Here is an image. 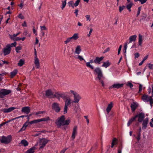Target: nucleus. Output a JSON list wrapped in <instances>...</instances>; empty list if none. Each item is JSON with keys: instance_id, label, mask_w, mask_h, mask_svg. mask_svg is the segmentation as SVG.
I'll return each mask as SVG.
<instances>
[{"instance_id": "1", "label": "nucleus", "mask_w": 153, "mask_h": 153, "mask_svg": "<svg viewBox=\"0 0 153 153\" xmlns=\"http://www.w3.org/2000/svg\"><path fill=\"white\" fill-rule=\"evenodd\" d=\"M94 71L95 73L97 75V79L99 80L102 86L104 87L105 84L103 80L105 79V77L103 75L102 71L100 68L97 67L94 69Z\"/></svg>"}, {"instance_id": "2", "label": "nucleus", "mask_w": 153, "mask_h": 153, "mask_svg": "<svg viewBox=\"0 0 153 153\" xmlns=\"http://www.w3.org/2000/svg\"><path fill=\"white\" fill-rule=\"evenodd\" d=\"M65 116L62 115L56 120L55 123L58 127L59 128L61 126L68 125L70 123V120L69 119L65 120Z\"/></svg>"}, {"instance_id": "3", "label": "nucleus", "mask_w": 153, "mask_h": 153, "mask_svg": "<svg viewBox=\"0 0 153 153\" xmlns=\"http://www.w3.org/2000/svg\"><path fill=\"white\" fill-rule=\"evenodd\" d=\"M12 140V137L10 135L7 136H2L1 138L0 142L1 143L8 144L10 143Z\"/></svg>"}, {"instance_id": "4", "label": "nucleus", "mask_w": 153, "mask_h": 153, "mask_svg": "<svg viewBox=\"0 0 153 153\" xmlns=\"http://www.w3.org/2000/svg\"><path fill=\"white\" fill-rule=\"evenodd\" d=\"M71 93L73 95L74 100L73 102L74 103H78L81 99V97L76 91L71 90L70 91Z\"/></svg>"}, {"instance_id": "5", "label": "nucleus", "mask_w": 153, "mask_h": 153, "mask_svg": "<svg viewBox=\"0 0 153 153\" xmlns=\"http://www.w3.org/2000/svg\"><path fill=\"white\" fill-rule=\"evenodd\" d=\"M73 101L70 98L68 97L66 99L65 102V105L64 108V112L65 114L67 112L68 107L71 103H73Z\"/></svg>"}, {"instance_id": "6", "label": "nucleus", "mask_w": 153, "mask_h": 153, "mask_svg": "<svg viewBox=\"0 0 153 153\" xmlns=\"http://www.w3.org/2000/svg\"><path fill=\"white\" fill-rule=\"evenodd\" d=\"M10 90L2 89L0 91V97L3 98L4 96L8 94L11 92Z\"/></svg>"}, {"instance_id": "7", "label": "nucleus", "mask_w": 153, "mask_h": 153, "mask_svg": "<svg viewBox=\"0 0 153 153\" xmlns=\"http://www.w3.org/2000/svg\"><path fill=\"white\" fill-rule=\"evenodd\" d=\"M29 124H34V120H33L30 122L27 121L26 122H25V123L23 125L22 127L19 131V132H20L25 130L26 129V128L28 126Z\"/></svg>"}, {"instance_id": "8", "label": "nucleus", "mask_w": 153, "mask_h": 153, "mask_svg": "<svg viewBox=\"0 0 153 153\" xmlns=\"http://www.w3.org/2000/svg\"><path fill=\"white\" fill-rule=\"evenodd\" d=\"M136 116V118L138 117V121L140 123L142 122L145 117V114L143 113H140L139 114L135 116Z\"/></svg>"}, {"instance_id": "9", "label": "nucleus", "mask_w": 153, "mask_h": 153, "mask_svg": "<svg viewBox=\"0 0 153 153\" xmlns=\"http://www.w3.org/2000/svg\"><path fill=\"white\" fill-rule=\"evenodd\" d=\"M47 140L44 139H42L40 142V148L39 149H41L42 148H43L45 146L46 144H47Z\"/></svg>"}, {"instance_id": "10", "label": "nucleus", "mask_w": 153, "mask_h": 153, "mask_svg": "<svg viewBox=\"0 0 153 153\" xmlns=\"http://www.w3.org/2000/svg\"><path fill=\"white\" fill-rule=\"evenodd\" d=\"M77 133V127L76 126H75L73 128V132L71 136V138L74 140L75 137L76 136Z\"/></svg>"}, {"instance_id": "11", "label": "nucleus", "mask_w": 153, "mask_h": 153, "mask_svg": "<svg viewBox=\"0 0 153 153\" xmlns=\"http://www.w3.org/2000/svg\"><path fill=\"white\" fill-rule=\"evenodd\" d=\"M50 120L49 118L48 117L43 118L40 119H38L36 120H34V123H39L42 121H45L48 120Z\"/></svg>"}, {"instance_id": "12", "label": "nucleus", "mask_w": 153, "mask_h": 153, "mask_svg": "<svg viewBox=\"0 0 153 153\" xmlns=\"http://www.w3.org/2000/svg\"><path fill=\"white\" fill-rule=\"evenodd\" d=\"M123 85V84L115 83L114 84L110 87L109 89H111L112 88H116L118 89L122 87Z\"/></svg>"}, {"instance_id": "13", "label": "nucleus", "mask_w": 153, "mask_h": 153, "mask_svg": "<svg viewBox=\"0 0 153 153\" xmlns=\"http://www.w3.org/2000/svg\"><path fill=\"white\" fill-rule=\"evenodd\" d=\"M148 122V118L146 117L143 121L142 123V129L143 130L145 129L147 126Z\"/></svg>"}, {"instance_id": "14", "label": "nucleus", "mask_w": 153, "mask_h": 153, "mask_svg": "<svg viewBox=\"0 0 153 153\" xmlns=\"http://www.w3.org/2000/svg\"><path fill=\"white\" fill-rule=\"evenodd\" d=\"M34 64L37 68H39L40 67V62L39 61L37 56H35L34 58Z\"/></svg>"}, {"instance_id": "15", "label": "nucleus", "mask_w": 153, "mask_h": 153, "mask_svg": "<svg viewBox=\"0 0 153 153\" xmlns=\"http://www.w3.org/2000/svg\"><path fill=\"white\" fill-rule=\"evenodd\" d=\"M52 108L56 112H58L60 110L59 105L57 103H54L52 105Z\"/></svg>"}, {"instance_id": "16", "label": "nucleus", "mask_w": 153, "mask_h": 153, "mask_svg": "<svg viewBox=\"0 0 153 153\" xmlns=\"http://www.w3.org/2000/svg\"><path fill=\"white\" fill-rule=\"evenodd\" d=\"M143 36L140 34L138 35V45L140 46H142V43L143 41Z\"/></svg>"}, {"instance_id": "17", "label": "nucleus", "mask_w": 153, "mask_h": 153, "mask_svg": "<svg viewBox=\"0 0 153 153\" xmlns=\"http://www.w3.org/2000/svg\"><path fill=\"white\" fill-rule=\"evenodd\" d=\"M11 49L7 46V47L4 48L3 50V52L4 55L8 54L11 51Z\"/></svg>"}, {"instance_id": "18", "label": "nucleus", "mask_w": 153, "mask_h": 153, "mask_svg": "<svg viewBox=\"0 0 153 153\" xmlns=\"http://www.w3.org/2000/svg\"><path fill=\"white\" fill-rule=\"evenodd\" d=\"M150 96L149 97L148 95L144 94L142 97V100L144 102H148L150 100Z\"/></svg>"}, {"instance_id": "19", "label": "nucleus", "mask_w": 153, "mask_h": 153, "mask_svg": "<svg viewBox=\"0 0 153 153\" xmlns=\"http://www.w3.org/2000/svg\"><path fill=\"white\" fill-rule=\"evenodd\" d=\"M22 112L26 114H28L30 112V108L28 106L23 107L22 108Z\"/></svg>"}, {"instance_id": "20", "label": "nucleus", "mask_w": 153, "mask_h": 153, "mask_svg": "<svg viewBox=\"0 0 153 153\" xmlns=\"http://www.w3.org/2000/svg\"><path fill=\"white\" fill-rule=\"evenodd\" d=\"M15 108L14 107H11L8 109L4 108L1 109V111L4 113H9L14 110Z\"/></svg>"}, {"instance_id": "21", "label": "nucleus", "mask_w": 153, "mask_h": 153, "mask_svg": "<svg viewBox=\"0 0 153 153\" xmlns=\"http://www.w3.org/2000/svg\"><path fill=\"white\" fill-rule=\"evenodd\" d=\"M104 57H96L94 60V62L97 64H100V62L103 59Z\"/></svg>"}, {"instance_id": "22", "label": "nucleus", "mask_w": 153, "mask_h": 153, "mask_svg": "<svg viewBox=\"0 0 153 153\" xmlns=\"http://www.w3.org/2000/svg\"><path fill=\"white\" fill-rule=\"evenodd\" d=\"M94 62V61L91 59L89 61V62H86V65L87 67L90 68L91 69H94V67L91 64V63H92Z\"/></svg>"}, {"instance_id": "23", "label": "nucleus", "mask_w": 153, "mask_h": 153, "mask_svg": "<svg viewBox=\"0 0 153 153\" xmlns=\"http://www.w3.org/2000/svg\"><path fill=\"white\" fill-rule=\"evenodd\" d=\"M138 105V103L135 102H134L131 104V107L132 111H135L137 108V107Z\"/></svg>"}, {"instance_id": "24", "label": "nucleus", "mask_w": 153, "mask_h": 153, "mask_svg": "<svg viewBox=\"0 0 153 153\" xmlns=\"http://www.w3.org/2000/svg\"><path fill=\"white\" fill-rule=\"evenodd\" d=\"M137 36L136 35H132L129 38V41L128 43H130L132 42H135L136 41Z\"/></svg>"}, {"instance_id": "25", "label": "nucleus", "mask_w": 153, "mask_h": 153, "mask_svg": "<svg viewBox=\"0 0 153 153\" xmlns=\"http://www.w3.org/2000/svg\"><path fill=\"white\" fill-rule=\"evenodd\" d=\"M81 51V46L79 45H78L76 48L75 50V53L77 54H79Z\"/></svg>"}, {"instance_id": "26", "label": "nucleus", "mask_w": 153, "mask_h": 153, "mask_svg": "<svg viewBox=\"0 0 153 153\" xmlns=\"http://www.w3.org/2000/svg\"><path fill=\"white\" fill-rule=\"evenodd\" d=\"M112 107L113 103L112 102H111L108 105V106L106 109V111L107 114L109 113Z\"/></svg>"}, {"instance_id": "27", "label": "nucleus", "mask_w": 153, "mask_h": 153, "mask_svg": "<svg viewBox=\"0 0 153 153\" xmlns=\"http://www.w3.org/2000/svg\"><path fill=\"white\" fill-rule=\"evenodd\" d=\"M136 116H134L130 119L127 123V126H129L130 124L134 121L136 120Z\"/></svg>"}, {"instance_id": "28", "label": "nucleus", "mask_w": 153, "mask_h": 153, "mask_svg": "<svg viewBox=\"0 0 153 153\" xmlns=\"http://www.w3.org/2000/svg\"><path fill=\"white\" fill-rule=\"evenodd\" d=\"M111 63L109 62V61L108 60L106 62H104L102 65V66L106 68L108 67H109Z\"/></svg>"}, {"instance_id": "29", "label": "nucleus", "mask_w": 153, "mask_h": 153, "mask_svg": "<svg viewBox=\"0 0 153 153\" xmlns=\"http://www.w3.org/2000/svg\"><path fill=\"white\" fill-rule=\"evenodd\" d=\"M36 149L35 146L32 147L28 150L26 153H33L34 152V150Z\"/></svg>"}, {"instance_id": "30", "label": "nucleus", "mask_w": 153, "mask_h": 153, "mask_svg": "<svg viewBox=\"0 0 153 153\" xmlns=\"http://www.w3.org/2000/svg\"><path fill=\"white\" fill-rule=\"evenodd\" d=\"M53 94V93L51 90H48L46 91V95L48 97H50Z\"/></svg>"}, {"instance_id": "31", "label": "nucleus", "mask_w": 153, "mask_h": 153, "mask_svg": "<svg viewBox=\"0 0 153 153\" xmlns=\"http://www.w3.org/2000/svg\"><path fill=\"white\" fill-rule=\"evenodd\" d=\"M18 71L17 70L15 69L13 71L10 73V77L11 78L15 76L17 73Z\"/></svg>"}, {"instance_id": "32", "label": "nucleus", "mask_w": 153, "mask_h": 153, "mask_svg": "<svg viewBox=\"0 0 153 153\" xmlns=\"http://www.w3.org/2000/svg\"><path fill=\"white\" fill-rule=\"evenodd\" d=\"M21 144L23 145L24 146H26L28 145V142L25 140H21Z\"/></svg>"}, {"instance_id": "33", "label": "nucleus", "mask_w": 153, "mask_h": 153, "mask_svg": "<svg viewBox=\"0 0 153 153\" xmlns=\"http://www.w3.org/2000/svg\"><path fill=\"white\" fill-rule=\"evenodd\" d=\"M117 139L115 138H114L112 140V141L111 143V148L113 147L116 144H117Z\"/></svg>"}, {"instance_id": "34", "label": "nucleus", "mask_w": 153, "mask_h": 153, "mask_svg": "<svg viewBox=\"0 0 153 153\" xmlns=\"http://www.w3.org/2000/svg\"><path fill=\"white\" fill-rule=\"evenodd\" d=\"M71 37L72 40L74 39V40H76L79 38L78 34L77 33H74L73 35Z\"/></svg>"}, {"instance_id": "35", "label": "nucleus", "mask_w": 153, "mask_h": 153, "mask_svg": "<svg viewBox=\"0 0 153 153\" xmlns=\"http://www.w3.org/2000/svg\"><path fill=\"white\" fill-rule=\"evenodd\" d=\"M61 93L59 92H56L54 95V96L58 99L59 100L61 98Z\"/></svg>"}, {"instance_id": "36", "label": "nucleus", "mask_w": 153, "mask_h": 153, "mask_svg": "<svg viewBox=\"0 0 153 153\" xmlns=\"http://www.w3.org/2000/svg\"><path fill=\"white\" fill-rule=\"evenodd\" d=\"M24 61L25 60L24 59H20L18 63V65L20 66H22L24 64Z\"/></svg>"}, {"instance_id": "37", "label": "nucleus", "mask_w": 153, "mask_h": 153, "mask_svg": "<svg viewBox=\"0 0 153 153\" xmlns=\"http://www.w3.org/2000/svg\"><path fill=\"white\" fill-rule=\"evenodd\" d=\"M20 33L19 32V33H16V34H14L12 35H10V38L11 39H14L15 38H16V36L19 35Z\"/></svg>"}, {"instance_id": "38", "label": "nucleus", "mask_w": 153, "mask_h": 153, "mask_svg": "<svg viewBox=\"0 0 153 153\" xmlns=\"http://www.w3.org/2000/svg\"><path fill=\"white\" fill-rule=\"evenodd\" d=\"M132 3H130L128 4H127L126 5V7L128 10L129 12L131 11V8L132 6Z\"/></svg>"}, {"instance_id": "39", "label": "nucleus", "mask_w": 153, "mask_h": 153, "mask_svg": "<svg viewBox=\"0 0 153 153\" xmlns=\"http://www.w3.org/2000/svg\"><path fill=\"white\" fill-rule=\"evenodd\" d=\"M16 45V42H14L13 43H12L10 44H8L7 45V46L11 48V47H12L13 46L15 47Z\"/></svg>"}, {"instance_id": "40", "label": "nucleus", "mask_w": 153, "mask_h": 153, "mask_svg": "<svg viewBox=\"0 0 153 153\" xmlns=\"http://www.w3.org/2000/svg\"><path fill=\"white\" fill-rule=\"evenodd\" d=\"M66 4V0H65V1H62V6L61 7V8L62 9H63L65 7Z\"/></svg>"}, {"instance_id": "41", "label": "nucleus", "mask_w": 153, "mask_h": 153, "mask_svg": "<svg viewBox=\"0 0 153 153\" xmlns=\"http://www.w3.org/2000/svg\"><path fill=\"white\" fill-rule=\"evenodd\" d=\"M68 5L69 7H71L72 8H74V4L73 1H71L68 2Z\"/></svg>"}, {"instance_id": "42", "label": "nucleus", "mask_w": 153, "mask_h": 153, "mask_svg": "<svg viewBox=\"0 0 153 153\" xmlns=\"http://www.w3.org/2000/svg\"><path fill=\"white\" fill-rule=\"evenodd\" d=\"M128 44V42H126L124 44V51H123V52L124 53H126V50H127V48Z\"/></svg>"}, {"instance_id": "43", "label": "nucleus", "mask_w": 153, "mask_h": 153, "mask_svg": "<svg viewBox=\"0 0 153 153\" xmlns=\"http://www.w3.org/2000/svg\"><path fill=\"white\" fill-rule=\"evenodd\" d=\"M61 98H62L63 99H65L67 98L66 95L64 93H61Z\"/></svg>"}, {"instance_id": "44", "label": "nucleus", "mask_w": 153, "mask_h": 153, "mask_svg": "<svg viewBox=\"0 0 153 153\" xmlns=\"http://www.w3.org/2000/svg\"><path fill=\"white\" fill-rule=\"evenodd\" d=\"M72 41V39L71 37H70V38H67V39L64 42L65 44H67L68 43H69L70 42H71Z\"/></svg>"}, {"instance_id": "45", "label": "nucleus", "mask_w": 153, "mask_h": 153, "mask_svg": "<svg viewBox=\"0 0 153 153\" xmlns=\"http://www.w3.org/2000/svg\"><path fill=\"white\" fill-rule=\"evenodd\" d=\"M44 111H39L38 112H36L35 113V114L38 117H40L41 115L40 114H42L44 113Z\"/></svg>"}, {"instance_id": "46", "label": "nucleus", "mask_w": 153, "mask_h": 153, "mask_svg": "<svg viewBox=\"0 0 153 153\" xmlns=\"http://www.w3.org/2000/svg\"><path fill=\"white\" fill-rule=\"evenodd\" d=\"M40 31H44V30H47V28L45 26H40Z\"/></svg>"}, {"instance_id": "47", "label": "nucleus", "mask_w": 153, "mask_h": 153, "mask_svg": "<svg viewBox=\"0 0 153 153\" xmlns=\"http://www.w3.org/2000/svg\"><path fill=\"white\" fill-rule=\"evenodd\" d=\"M80 2V0H76V1L74 3V7H77L79 5V2Z\"/></svg>"}, {"instance_id": "48", "label": "nucleus", "mask_w": 153, "mask_h": 153, "mask_svg": "<svg viewBox=\"0 0 153 153\" xmlns=\"http://www.w3.org/2000/svg\"><path fill=\"white\" fill-rule=\"evenodd\" d=\"M125 7L124 6H120L119 7V11L121 13L122 11L124 10Z\"/></svg>"}, {"instance_id": "49", "label": "nucleus", "mask_w": 153, "mask_h": 153, "mask_svg": "<svg viewBox=\"0 0 153 153\" xmlns=\"http://www.w3.org/2000/svg\"><path fill=\"white\" fill-rule=\"evenodd\" d=\"M148 67L150 69H153V64L151 63H149L148 64Z\"/></svg>"}, {"instance_id": "50", "label": "nucleus", "mask_w": 153, "mask_h": 153, "mask_svg": "<svg viewBox=\"0 0 153 153\" xmlns=\"http://www.w3.org/2000/svg\"><path fill=\"white\" fill-rule=\"evenodd\" d=\"M153 97H152V96H150V100L149 101V102H150V104H152L153 103V99L152 98Z\"/></svg>"}, {"instance_id": "51", "label": "nucleus", "mask_w": 153, "mask_h": 153, "mask_svg": "<svg viewBox=\"0 0 153 153\" xmlns=\"http://www.w3.org/2000/svg\"><path fill=\"white\" fill-rule=\"evenodd\" d=\"M21 46H18L16 47V50L17 52H19V51L21 49Z\"/></svg>"}, {"instance_id": "52", "label": "nucleus", "mask_w": 153, "mask_h": 153, "mask_svg": "<svg viewBox=\"0 0 153 153\" xmlns=\"http://www.w3.org/2000/svg\"><path fill=\"white\" fill-rule=\"evenodd\" d=\"M17 118H15L12 119H11L10 120H8V121H7L6 122H5L3 123V124H6L7 123H8L9 122H10L12 121L13 120L16 119Z\"/></svg>"}, {"instance_id": "53", "label": "nucleus", "mask_w": 153, "mask_h": 153, "mask_svg": "<svg viewBox=\"0 0 153 153\" xmlns=\"http://www.w3.org/2000/svg\"><path fill=\"white\" fill-rule=\"evenodd\" d=\"M139 93H140L142 89V85L141 84H140L139 85Z\"/></svg>"}, {"instance_id": "54", "label": "nucleus", "mask_w": 153, "mask_h": 153, "mask_svg": "<svg viewBox=\"0 0 153 153\" xmlns=\"http://www.w3.org/2000/svg\"><path fill=\"white\" fill-rule=\"evenodd\" d=\"M79 106L78 105H75L74 108V110L76 112L77 111Z\"/></svg>"}, {"instance_id": "55", "label": "nucleus", "mask_w": 153, "mask_h": 153, "mask_svg": "<svg viewBox=\"0 0 153 153\" xmlns=\"http://www.w3.org/2000/svg\"><path fill=\"white\" fill-rule=\"evenodd\" d=\"M127 85L130 87L131 88H132L133 86V85L130 82H128L127 84Z\"/></svg>"}, {"instance_id": "56", "label": "nucleus", "mask_w": 153, "mask_h": 153, "mask_svg": "<svg viewBox=\"0 0 153 153\" xmlns=\"http://www.w3.org/2000/svg\"><path fill=\"white\" fill-rule=\"evenodd\" d=\"M86 19V21H90V16L89 15H86L85 16Z\"/></svg>"}, {"instance_id": "57", "label": "nucleus", "mask_w": 153, "mask_h": 153, "mask_svg": "<svg viewBox=\"0 0 153 153\" xmlns=\"http://www.w3.org/2000/svg\"><path fill=\"white\" fill-rule=\"evenodd\" d=\"M22 26L23 27H27V25L25 21H24L23 23L22 24Z\"/></svg>"}, {"instance_id": "58", "label": "nucleus", "mask_w": 153, "mask_h": 153, "mask_svg": "<svg viewBox=\"0 0 153 153\" xmlns=\"http://www.w3.org/2000/svg\"><path fill=\"white\" fill-rule=\"evenodd\" d=\"M141 10V8L140 7H139L138 9V11L137 13V16H138L140 13V11Z\"/></svg>"}, {"instance_id": "59", "label": "nucleus", "mask_w": 153, "mask_h": 153, "mask_svg": "<svg viewBox=\"0 0 153 153\" xmlns=\"http://www.w3.org/2000/svg\"><path fill=\"white\" fill-rule=\"evenodd\" d=\"M84 117L86 119L87 124H88L89 123V119H88V116H84Z\"/></svg>"}, {"instance_id": "60", "label": "nucleus", "mask_w": 153, "mask_h": 153, "mask_svg": "<svg viewBox=\"0 0 153 153\" xmlns=\"http://www.w3.org/2000/svg\"><path fill=\"white\" fill-rule=\"evenodd\" d=\"M122 47V45H120V47H119V49H118V54H119L120 53V51H121V50Z\"/></svg>"}, {"instance_id": "61", "label": "nucleus", "mask_w": 153, "mask_h": 153, "mask_svg": "<svg viewBox=\"0 0 153 153\" xmlns=\"http://www.w3.org/2000/svg\"><path fill=\"white\" fill-rule=\"evenodd\" d=\"M18 17L19 18H20L22 19H23L24 18V16L23 15H22L21 14H19Z\"/></svg>"}, {"instance_id": "62", "label": "nucleus", "mask_w": 153, "mask_h": 153, "mask_svg": "<svg viewBox=\"0 0 153 153\" xmlns=\"http://www.w3.org/2000/svg\"><path fill=\"white\" fill-rule=\"evenodd\" d=\"M147 1V0H140V2L141 4H143L146 2Z\"/></svg>"}, {"instance_id": "63", "label": "nucleus", "mask_w": 153, "mask_h": 153, "mask_svg": "<svg viewBox=\"0 0 153 153\" xmlns=\"http://www.w3.org/2000/svg\"><path fill=\"white\" fill-rule=\"evenodd\" d=\"M150 124L151 127H153V118L151 119V121L150 122Z\"/></svg>"}, {"instance_id": "64", "label": "nucleus", "mask_w": 153, "mask_h": 153, "mask_svg": "<svg viewBox=\"0 0 153 153\" xmlns=\"http://www.w3.org/2000/svg\"><path fill=\"white\" fill-rule=\"evenodd\" d=\"M135 58H137L139 56V53H136L134 54Z\"/></svg>"}]
</instances>
